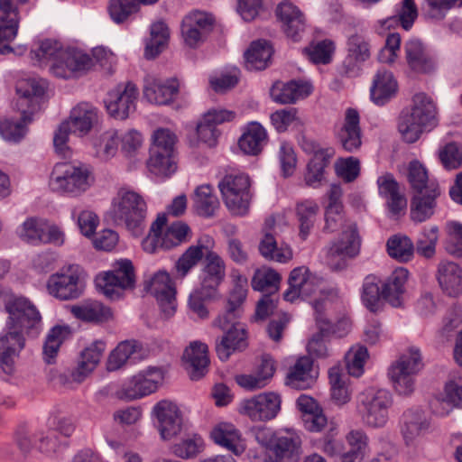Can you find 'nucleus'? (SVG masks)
Masks as SVG:
<instances>
[{"instance_id": "8", "label": "nucleus", "mask_w": 462, "mask_h": 462, "mask_svg": "<svg viewBox=\"0 0 462 462\" xmlns=\"http://www.w3.org/2000/svg\"><path fill=\"white\" fill-rule=\"evenodd\" d=\"M223 200L228 210L236 216L248 213L252 195L250 180L245 175H226L218 183Z\"/></svg>"}, {"instance_id": "21", "label": "nucleus", "mask_w": 462, "mask_h": 462, "mask_svg": "<svg viewBox=\"0 0 462 462\" xmlns=\"http://www.w3.org/2000/svg\"><path fill=\"white\" fill-rule=\"evenodd\" d=\"M17 7L11 0H0V54L10 53V42L17 35L19 27Z\"/></svg>"}, {"instance_id": "7", "label": "nucleus", "mask_w": 462, "mask_h": 462, "mask_svg": "<svg viewBox=\"0 0 462 462\" xmlns=\"http://www.w3.org/2000/svg\"><path fill=\"white\" fill-rule=\"evenodd\" d=\"M8 313L5 324L36 337L42 330V316L35 305L24 297L10 298L5 304Z\"/></svg>"}, {"instance_id": "32", "label": "nucleus", "mask_w": 462, "mask_h": 462, "mask_svg": "<svg viewBox=\"0 0 462 462\" xmlns=\"http://www.w3.org/2000/svg\"><path fill=\"white\" fill-rule=\"evenodd\" d=\"M105 348L102 341H97L81 352L78 366L71 374L73 381L81 383L95 370Z\"/></svg>"}, {"instance_id": "15", "label": "nucleus", "mask_w": 462, "mask_h": 462, "mask_svg": "<svg viewBox=\"0 0 462 462\" xmlns=\"http://www.w3.org/2000/svg\"><path fill=\"white\" fill-rule=\"evenodd\" d=\"M156 418L155 427L163 440L178 436L183 430V419L179 407L172 402L162 400L152 408Z\"/></svg>"}, {"instance_id": "19", "label": "nucleus", "mask_w": 462, "mask_h": 462, "mask_svg": "<svg viewBox=\"0 0 462 462\" xmlns=\"http://www.w3.org/2000/svg\"><path fill=\"white\" fill-rule=\"evenodd\" d=\"M163 378L162 370L160 367H148L133 376L130 385L123 387L117 397L125 400H134L154 393L159 383Z\"/></svg>"}, {"instance_id": "48", "label": "nucleus", "mask_w": 462, "mask_h": 462, "mask_svg": "<svg viewBox=\"0 0 462 462\" xmlns=\"http://www.w3.org/2000/svg\"><path fill=\"white\" fill-rule=\"evenodd\" d=\"M260 254L266 260L286 263L292 257L289 248L278 247V243L273 234L265 232L258 246Z\"/></svg>"}, {"instance_id": "9", "label": "nucleus", "mask_w": 462, "mask_h": 462, "mask_svg": "<svg viewBox=\"0 0 462 462\" xmlns=\"http://www.w3.org/2000/svg\"><path fill=\"white\" fill-rule=\"evenodd\" d=\"M423 367L420 350L411 347L409 352L403 354L392 365L389 376L395 391L401 395H409L414 390L413 376Z\"/></svg>"}, {"instance_id": "39", "label": "nucleus", "mask_w": 462, "mask_h": 462, "mask_svg": "<svg viewBox=\"0 0 462 462\" xmlns=\"http://www.w3.org/2000/svg\"><path fill=\"white\" fill-rule=\"evenodd\" d=\"M273 55V48L265 40L253 42L245 52V67L249 70L264 69Z\"/></svg>"}, {"instance_id": "16", "label": "nucleus", "mask_w": 462, "mask_h": 462, "mask_svg": "<svg viewBox=\"0 0 462 462\" xmlns=\"http://www.w3.org/2000/svg\"><path fill=\"white\" fill-rule=\"evenodd\" d=\"M281 397L273 392L255 395L243 400L240 403V413L248 416L254 421H265L274 419L281 410Z\"/></svg>"}, {"instance_id": "57", "label": "nucleus", "mask_w": 462, "mask_h": 462, "mask_svg": "<svg viewBox=\"0 0 462 462\" xmlns=\"http://www.w3.org/2000/svg\"><path fill=\"white\" fill-rule=\"evenodd\" d=\"M407 179L414 193L427 190L430 183H438L436 180H429L426 168L417 160L409 163Z\"/></svg>"}, {"instance_id": "20", "label": "nucleus", "mask_w": 462, "mask_h": 462, "mask_svg": "<svg viewBox=\"0 0 462 462\" xmlns=\"http://www.w3.org/2000/svg\"><path fill=\"white\" fill-rule=\"evenodd\" d=\"M225 277L226 264L224 260L216 252L208 251L199 275V285L196 289L217 298L218 287L224 282Z\"/></svg>"}, {"instance_id": "50", "label": "nucleus", "mask_w": 462, "mask_h": 462, "mask_svg": "<svg viewBox=\"0 0 462 462\" xmlns=\"http://www.w3.org/2000/svg\"><path fill=\"white\" fill-rule=\"evenodd\" d=\"M295 211L300 227L299 235L301 239L305 240L316 222L319 206L313 201L306 200L297 203Z\"/></svg>"}, {"instance_id": "24", "label": "nucleus", "mask_w": 462, "mask_h": 462, "mask_svg": "<svg viewBox=\"0 0 462 462\" xmlns=\"http://www.w3.org/2000/svg\"><path fill=\"white\" fill-rule=\"evenodd\" d=\"M179 88L180 84L176 79L161 81L152 76H147L143 87V96L152 104L167 105L178 94Z\"/></svg>"}, {"instance_id": "40", "label": "nucleus", "mask_w": 462, "mask_h": 462, "mask_svg": "<svg viewBox=\"0 0 462 462\" xmlns=\"http://www.w3.org/2000/svg\"><path fill=\"white\" fill-rule=\"evenodd\" d=\"M71 313L79 319L91 322H103L112 317V311L102 302L88 300L70 309Z\"/></svg>"}, {"instance_id": "49", "label": "nucleus", "mask_w": 462, "mask_h": 462, "mask_svg": "<svg viewBox=\"0 0 462 462\" xmlns=\"http://www.w3.org/2000/svg\"><path fill=\"white\" fill-rule=\"evenodd\" d=\"M191 230L188 224L182 221L171 223L161 238L160 247L170 250L190 240Z\"/></svg>"}, {"instance_id": "27", "label": "nucleus", "mask_w": 462, "mask_h": 462, "mask_svg": "<svg viewBox=\"0 0 462 462\" xmlns=\"http://www.w3.org/2000/svg\"><path fill=\"white\" fill-rule=\"evenodd\" d=\"M370 55V43L365 37L357 33L351 35L347 40V55L343 62L345 73L355 75Z\"/></svg>"}, {"instance_id": "53", "label": "nucleus", "mask_w": 462, "mask_h": 462, "mask_svg": "<svg viewBox=\"0 0 462 462\" xmlns=\"http://www.w3.org/2000/svg\"><path fill=\"white\" fill-rule=\"evenodd\" d=\"M143 359V346L140 342L125 340L117 344V370L134 365Z\"/></svg>"}, {"instance_id": "26", "label": "nucleus", "mask_w": 462, "mask_h": 462, "mask_svg": "<svg viewBox=\"0 0 462 462\" xmlns=\"http://www.w3.org/2000/svg\"><path fill=\"white\" fill-rule=\"evenodd\" d=\"M268 143V134L265 128L258 122L248 123L239 137L237 144L239 149L250 156H257L262 153Z\"/></svg>"}, {"instance_id": "51", "label": "nucleus", "mask_w": 462, "mask_h": 462, "mask_svg": "<svg viewBox=\"0 0 462 462\" xmlns=\"http://www.w3.org/2000/svg\"><path fill=\"white\" fill-rule=\"evenodd\" d=\"M219 201L213 194L210 185H201L195 190L194 207L197 213L204 217L214 216L215 210L218 208Z\"/></svg>"}, {"instance_id": "18", "label": "nucleus", "mask_w": 462, "mask_h": 462, "mask_svg": "<svg viewBox=\"0 0 462 462\" xmlns=\"http://www.w3.org/2000/svg\"><path fill=\"white\" fill-rule=\"evenodd\" d=\"M275 15L284 34L293 42H299L306 29V17L291 0H282L275 9Z\"/></svg>"}, {"instance_id": "41", "label": "nucleus", "mask_w": 462, "mask_h": 462, "mask_svg": "<svg viewBox=\"0 0 462 462\" xmlns=\"http://www.w3.org/2000/svg\"><path fill=\"white\" fill-rule=\"evenodd\" d=\"M28 88L17 98L16 106L22 116H32L37 112L38 99L44 95L46 83L44 80L29 79Z\"/></svg>"}, {"instance_id": "2", "label": "nucleus", "mask_w": 462, "mask_h": 462, "mask_svg": "<svg viewBox=\"0 0 462 462\" xmlns=\"http://www.w3.org/2000/svg\"><path fill=\"white\" fill-rule=\"evenodd\" d=\"M241 316L242 313L226 306V311L213 322L215 327L224 332L222 337L216 339L215 344L217 356L223 362L227 361L234 353L242 352L248 346L245 326L238 321Z\"/></svg>"}, {"instance_id": "14", "label": "nucleus", "mask_w": 462, "mask_h": 462, "mask_svg": "<svg viewBox=\"0 0 462 462\" xmlns=\"http://www.w3.org/2000/svg\"><path fill=\"white\" fill-rule=\"evenodd\" d=\"M144 290L156 298L161 313L165 319L175 314L177 309L176 290L167 272L156 273L151 281L144 283Z\"/></svg>"}, {"instance_id": "33", "label": "nucleus", "mask_w": 462, "mask_h": 462, "mask_svg": "<svg viewBox=\"0 0 462 462\" xmlns=\"http://www.w3.org/2000/svg\"><path fill=\"white\" fill-rule=\"evenodd\" d=\"M313 361L310 356L300 357L291 366L286 375L285 383L296 390L310 388L314 383L310 374Z\"/></svg>"}, {"instance_id": "64", "label": "nucleus", "mask_w": 462, "mask_h": 462, "mask_svg": "<svg viewBox=\"0 0 462 462\" xmlns=\"http://www.w3.org/2000/svg\"><path fill=\"white\" fill-rule=\"evenodd\" d=\"M447 229L446 251L455 257H462V224L451 222L448 225Z\"/></svg>"}, {"instance_id": "12", "label": "nucleus", "mask_w": 462, "mask_h": 462, "mask_svg": "<svg viewBox=\"0 0 462 462\" xmlns=\"http://www.w3.org/2000/svg\"><path fill=\"white\" fill-rule=\"evenodd\" d=\"M93 65V59L88 53L78 48L68 47L60 51L51 70L58 78L76 79L86 74Z\"/></svg>"}, {"instance_id": "10", "label": "nucleus", "mask_w": 462, "mask_h": 462, "mask_svg": "<svg viewBox=\"0 0 462 462\" xmlns=\"http://www.w3.org/2000/svg\"><path fill=\"white\" fill-rule=\"evenodd\" d=\"M360 252V237L356 224L343 230L340 238L329 246L326 262L333 272H341L347 268L348 261L354 259Z\"/></svg>"}, {"instance_id": "59", "label": "nucleus", "mask_w": 462, "mask_h": 462, "mask_svg": "<svg viewBox=\"0 0 462 462\" xmlns=\"http://www.w3.org/2000/svg\"><path fill=\"white\" fill-rule=\"evenodd\" d=\"M46 222L42 219L29 218L19 228V236L25 242L38 245L42 242Z\"/></svg>"}, {"instance_id": "11", "label": "nucleus", "mask_w": 462, "mask_h": 462, "mask_svg": "<svg viewBox=\"0 0 462 462\" xmlns=\"http://www.w3.org/2000/svg\"><path fill=\"white\" fill-rule=\"evenodd\" d=\"M83 271L79 265H69L51 274L47 282L48 292L61 300L79 298L84 291L81 282Z\"/></svg>"}, {"instance_id": "34", "label": "nucleus", "mask_w": 462, "mask_h": 462, "mask_svg": "<svg viewBox=\"0 0 462 462\" xmlns=\"http://www.w3.org/2000/svg\"><path fill=\"white\" fill-rule=\"evenodd\" d=\"M436 125L437 117H401L398 130L406 143H412L424 131H430Z\"/></svg>"}, {"instance_id": "56", "label": "nucleus", "mask_w": 462, "mask_h": 462, "mask_svg": "<svg viewBox=\"0 0 462 462\" xmlns=\"http://www.w3.org/2000/svg\"><path fill=\"white\" fill-rule=\"evenodd\" d=\"M417 16L418 11L414 0H402L396 14L385 20L383 24L390 27L393 23H400L404 30L408 31L413 25Z\"/></svg>"}, {"instance_id": "45", "label": "nucleus", "mask_w": 462, "mask_h": 462, "mask_svg": "<svg viewBox=\"0 0 462 462\" xmlns=\"http://www.w3.org/2000/svg\"><path fill=\"white\" fill-rule=\"evenodd\" d=\"M350 448L342 454L343 462H361L368 450V436L362 430H353L346 436Z\"/></svg>"}, {"instance_id": "22", "label": "nucleus", "mask_w": 462, "mask_h": 462, "mask_svg": "<svg viewBox=\"0 0 462 462\" xmlns=\"http://www.w3.org/2000/svg\"><path fill=\"white\" fill-rule=\"evenodd\" d=\"M339 327H342L344 330H347L349 323L347 320H340L337 324H333L328 319L319 317L318 331L313 334L307 345L309 354L317 357H326L328 354L326 339L335 334L342 337L343 333H340Z\"/></svg>"}, {"instance_id": "47", "label": "nucleus", "mask_w": 462, "mask_h": 462, "mask_svg": "<svg viewBox=\"0 0 462 462\" xmlns=\"http://www.w3.org/2000/svg\"><path fill=\"white\" fill-rule=\"evenodd\" d=\"M147 168L151 173L156 176L168 178L177 170L175 156L171 153L150 151Z\"/></svg>"}, {"instance_id": "23", "label": "nucleus", "mask_w": 462, "mask_h": 462, "mask_svg": "<svg viewBox=\"0 0 462 462\" xmlns=\"http://www.w3.org/2000/svg\"><path fill=\"white\" fill-rule=\"evenodd\" d=\"M440 195L439 183H430L427 190L414 193L411 199V218L416 223H421L430 218L435 212L437 198Z\"/></svg>"}, {"instance_id": "44", "label": "nucleus", "mask_w": 462, "mask_h": 462, "mask_svg": "<svg viewBox=\"0 0 462 462\" xmlns=\"http://www.w3.org/2000/svg\"><path fill=\"white\" fill-rule=\"evenodd\" d=\"M211 438L215 443L236 455H240L244 451V448L240 444V433L232 424H219L212 430Z\"/></svg>"}, {"instance_id": "31", "label": "nucleus", "mask_w": 462, "mask_h": 462, "mask_svg": "<svg viewBox=\"0 0 462 462\" xmlns=\"http://www.w3.org/2000/svg\"><path fill=\"white\" fill-rule=\"evenodd\" d=\"M311 91L310 83L291 80L287 83H275L271 89V96L275 102L291 104L307 97Z\"/></svg>"}, {"instance_id": "1", "label": "nucleus", "mask_w": 462, "mask_h": 462, "mask_svg": "<svg viewBox=\"0 0 462 462\" xmlns=\"http://www.w3.org/2000/svg\"><path fill=\"white\" fill-rule=\"evenodd\" d=\"M408 274L409 272L405 268L395 269L381 289L379 287L380 280L374 275H367L364 280L362 291V300L365 306L370 311L376 312L379 310L382 298L394 308L401 307Z\"/></svg>"}, {"instance_id": "61", "label": "nucleus", "mask_w": 462, "mask_h": 462, "mask_svg": "<svg viewBox=\"0 0 462 462\" xmlns=\"http://www.w3.org/2000/svg\"><path fill=\"white\" fill-rule=\"evenodd\" d=\"M438 238L439 228L437 226L423 228L414 245L415 250L419 254L426 258H431L436 252Z\"/></svg>"}, {"instance_id": "5", "label": "nucleus", "mask_w": 462, "mask_h": 462, "mask_svg": "<svg viewBox=\"0 0 462 462\" xmlns=\"http://www.w3.org/2000/svg\"><path fill=\"white\" fill-rule=\"evenodd\" d=\"M92 182L91 171L87 164L63 162L55 164L49 186L52 191L77 196L85 192Z\"/></svg>"}, {"instance_id": "3", "label": "nucleus", "mask_w": 462, "mask_h": 462, "mask_svg": "<svg viewBox=\"0 0 462 462\" xmlns=\"http://www.w3.org/2000/svg\"><path fill=\"white\" fill-rule=\"evenodd\" d=\"M258 443L265 447L271 462H300L302 454L301 438L292 430L273 432L266 427L255 432Z\"/></svg>"}, {"instance_id": "35", "label": "nucleus", "mask_w": 462, "mask_h": 462, "mask_svg": "<svg viewBox=\"0 0 462 462\" xmlns=\"http://www.w3.org/2000/svg\"><path fill=\"white\" fill-rule=\"evenodd\" d=\"M334 155L332 148L319 149L316 151L313 157L307 164V172L305 173V182L308 186L317 187L324 178L325 168L330 163Z\"/></svg>"}, {"instance_id": "55", "label": "nucleus", "mask_w": 462, "mask_h": 462, "mask_svg": "<svg viewBox=\"0 0 462 462\" xmlns=\"http://www.w3.org/2000/svg\"><path fill=\"white\" fill-rule=\"evenodd\" d=\"M281 275L273 269H257L252 278V288L254 291H270L272 295L279 289Z\"/></svg>"}, {"instance_id": "37", "label": "nucleus", "mask_w": 462, "mask_h": 462, "mask_svg": "<svg viewBox=\"0 0 462 462\" xmlns=\"http://www.w3.org/2000/svg\"><path fill=\"white\" fill-rule=\"evenodd\" d=\"M402 434L409 445L429 427L424 412L420 409H410L402 417Z\"/></svg>"}, {"instance_id": "6", "label": "nucleus", "mask_w": 462, "mask_h": 462, "mask_svg": "<svg viewBox=\"0 0 462 462\" xmlns=\"http://www.w3.org/2000/svg\"><path fill=\"white\" fill-rule=\"evenodd\" d=\"M393 397L384 389L368 388L356 397V412L363 424L370 428H383L388 421V410Z\"/></svg>"}, {"instance_id": "13", "label": "nucleus", "mask_w": 462, "mask_h": 462, "mask_svg": "<svg viewBox=\"0 0 462 462\" xmlns=\"http://www.w3.org/2000/svg\"><path fill=\"white\" fill-rule=\"evenodd\" d=\"M28 334L5 324L0 333V367L7 374L14 373Z\"/></svg>"}, {"instance_id": "30", "label": "nucleus", "mask_w": 462, "mask_h": 462, "mask_svg": "<svg viewBox=\"0 0 462 462\" xmlns=\"http://www.w3.org/2000/svg\"><path fill=\"white\" fill-rule=\"evenodd\" d=\"M404 51L408 66L414 72L426 74L435 70V60L419 40L407 42Z\"/></svg>"}, {"instance_id": "28", "label": "nucleus", "mask_w": 462, "mask_h": 462, "mask_svg": "<svg viewBox=\"0 0 462 462\" xmlns=\"http://www.w3.org/2000/svg\"><path fill=\"white\" fill-rule=\"evenodd\" d=\"M439 287L449 297L462 293V268L451 261H441L436 274Z\"/></svg>"}, {"instance_id": "29", "label": "nucleus", "mask_w": 462, "mask_h": 462, "mask_svg": "<svg viewBox=\"0 0 462 462\" xmlns=\"http://www.w3.org/2000/svg\"><path fill=\"white\" fill-rule=\"evenodd\" d=\"M398 91V83L393 73L386 69H378L370 88L372 101L383 106L393 98Z\"/></svg>"}, {"instance_id": "54", "label": "nucleus", "mask_w": 462, "mask_h": 462, "mask_svg": "<svg viewBox=\"0 0 462 462\" xmlns=\"http://www.w3.org/2000/svg\"><path fill=\"white\" fill-rule=\"evenodd\" d=\"M388 254L400 262H408L413 256L414 245L407 236L394 235L386 244Z\"/></svg>"}, {"instance_id": "58", "label": "nucleus", "mask_w": 462, "mask_h": 462, "mask_svg": "<svg viewBox=\"0 0 462 462\" xmlns=\"http://www.w3.org/2000/svg\"><path fill=\"white\" fill-rule=\"evenodd\" d=\"M231 117H211L199 122L196 126V134L199 141L207 143L208 146H214L220 132L217 125L224 122L230 121Z\"/></svg>"}, {"instance_id": "62", "label": "nucleus", "mask_w": 462, "mask_h": 462, "mask_svg": "<svg viewBox=\"0 0 462 462\" xmlns=\"http://www.w3.org/2000/svg\"><path fill=\"white\" fill-rule=\"evenodd\" d=\"M439 159L446 170H456L462 165V146L450 142L439 151Z\"/></svg>"}, {"instance_id": "52", "label": "nucleus", "mask_w": 462, "mask_h": 462, "mask_svg": "<svg viewBox=\"0 0 462 462\" xmlns=\"http://www.w3.org/2000/svg\"><path fill=\"white\" fill-rule=\"evenodd\" d=\"M204 249L207 246L200 244L190 245L177 260L175 269L179 278H184L206 255Z\"/></svg>"}, {"instance_id": "42", "label": "nucleus", "mask_w": 462, "mask_h": 462, "mask_svg": "<svg viewBox=\"0 0 462 462\" xmlns=\"http://www.w3.org/2000/svg\"><path fill=\"white\" fill-rule=\"evenodd\" d=\"M170 38L168 26L162 21L153 23L150 28V37L144 49V57L148 60L156 58L167 47Z\"/></svg>"}, {"instance_id": "25", "label": "nucleus", "mask_w": 462, "mask_h": 462, "mask_svg": "<svg viewBox=\"0 0 462 462\" xmlns=\"http://www.w3.org/2000/svg\"><path fill=\"white\" fill-rule=\"evenodd\" d=\"M208 347L206 344L194 341L184 350L182 359L187 364V370L193 381L201 379L208 371Z\"/></svg>"}, {"instance_id": "38", "label": "nucleus", "mask_w": 462, "mask_h": 462, "mask_svg": "<svg viewBox=\"0 0 462 462\" xmlns=\"http://www.w3.org/2000/svg\"><path fill=\"white\" fill-rule=\"evenodd\" d=\"M432 411L439 416L448 415L454 408H462V386L455 381H449L444 387V397L435 400Z\"/></svg>"}, {"instance_id": "36", "label": "nucleus", "mask_w": 462, "mask_h": 462, "mask_svg": "<svg viewBox=\"0 0 462 462\" xmlns=\"http://www.w3.org/2000/svg\"><path fill=\"white\" fill-rule=\"evenodd\" d=\"M360 117H345L344 123L336 130V137L343 149L348 152H353L360 148L361 128Z\"/></svg>"}, {"instance_id": "46", "label": "nucleus", "mask_w": 462, "mask_h": 462, "mask_svg": "<svg viewBox=\"0 0 462 462\" xmlns=\"http://www.w3.org/2000/svg\"><path fill=\"white\" fill-rule=\"evenodd\" d=\"M32 117H0V135L7 142L17 143L26 133Z\"/></svg>"}, {"instance_id": "63", "label": "nucleus", "mask_w": 462, "mask_h": 462, "mask_svg": "<svg viewBox=\"0 0 462 462\" xmlns=\"http://www.w3.org/2000/svg\"><path fill=\"white\" fill-rule=\"evenodd\" d=\"M334 49V43L331 41L324 40L305 48L304 51L313 63L328 64L331 61Z\"/></svg>"}, {"instance_id": "60", "label": "nucleus", "mask_w": 462, "mask_h": 462, "mask_svg": "<svg viewBox=\"0 0 462 462\" xmlns=\"http://www.w3.org/2000/svg\"><path fill=\"white\" fill-rule=\"evenodd\" d=\"M136 287V273L130 259H117V289L133 291Z\"/></svg>"}, {"instance_id": "4", "label": "nucleus", "mask_w": 462, "mask_h": 462, "mask_svg": "<svg viewBox=\"0 0 462 462\" xmlns=\"http://www.w3.org/2000/svg\"><path fill=\"white\" fill-rule=\"evenodd\" d=\"M117 226L125 227L133 237H141L146 227L147 204L144 199L126 188L117 190Z\"/></svg>"}, {"instance_id": "43", "label": "nucleus", "mask_w": 462, "mask_h": 462, "mask_svg": "<svg viewBox=\"0 0 462 462\" xmlns=\"http://www.w3.org/2000/svg\"><path fill=\"white\" fill-rule=\"evenodd\" d=\"M70 328L67 325H56L48 332L42 348L43 359L46 363L54 362L60 346L70 337Z\"/></svg>"}, {"instance_id": "17", "label": "nucleus", "mask_w": 462, "mask_h": 462, "mask_svg": "<svg viewBox=\"0 0 462 462\" xmlns=\"http://www.w3.org/2000/svg\"><path fill=\"white\" fill-rule=\"evenodd\" d=\"M215 19L212 14L194 10L181 23V36L186 45L196 48L201 44L213 30Z\"/></svg>"}]
</instances>
